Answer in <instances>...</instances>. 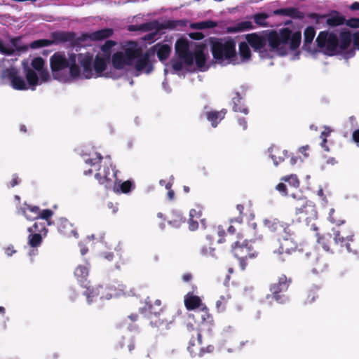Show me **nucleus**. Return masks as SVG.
I'll return each mask as SVG.
<instances>
[{"instance_id": "obj_56", "label": "nucleus", "mask_w": 359, "mask_h": 359, "mask_svg": "<svg viewBox=\"0 0 359 359\" xmlns=\"http://www.w3.org/2000/svg\"><path fill=\"white\" fill-rule=\"evenodd\" d=\"M229 298L230 297L229 294L222 295L219 297V299L216 302V308L218 311H223L224 310L226 303Z\"/></svg>"}, {"instance_id": "obj_28", "label": "nucleus", "mask_w": 359, "mask_h": 359, "mask_svg": "<svg viewBox=\"0 0 359 359\" xmlns=\"http://www.w3.org/2000/svg\"><path fill=\"white\" fill-rule=\"evenodd\" d=\"M201 333L197 334V338L191 340L189 343L188 350L190 353L194 355H202L203 353V348L201 346Z\"/></svg>"}, {"instance_id": "obj_38", "label": "nucleus", "mask_w": 359, "mask_h": 359, "mask_svg": "<svg viewBox=\"0 0 359 359\" xmlns=\"http://www.w3.org/2000/svg\"><path fill=\"white\" fill-rule=\"evenodd\" d=\"M241 100H242V97L241 96L240 93L238 92H236L234 93V96L232 97V104H233L232 109L235 112H241L245 114H248V108L243 105L240 106Z\"/></svg>"}, {"instance_id": "obj_1", "label": "nucleus", "mask_w": 359, "mask_h": 359, "mask_svg": "<svg viewBox=\"0 0 359 359\" xmlns=\"http://www.w3.org/2000/svg\"><path fill=\"white\" fill-rule=\"evenodd\" d=\"M208 41L215 60L231 62L236 57V42L233 39L210 37Z\"/></svg>"}, {"instance_id": "obj_10", "label": "nucleus", "mask_w": 359, "mask_h": 359, "mask_svg": "<svg viewBox=\"0 0 359 359\" xmlns=\"http://www.w3.org/2000/svg\"><path fill=\"white\" fill-rule=\"evenodd\" d=\"M235 232L236 229L233 226H211L210 234L208 236V238L221 243L225 240V237L233 236Z\"/></svg>"}, {"instance_id": "obj_19", "label": "nucleus", "mask_w": 359, "mask_h": 359, "mask_svg": "<svg viewBox=\"0 0 359 359\" xmlns=\"http://www.w3.org/2000/svg\"><path fill=\"white\" fill-rule=\"evenodd\" d=\"M150 55L148 52L143 53L141 49V53L135 60V69L137 72H144L146 74H150L153 71V65L149 61Z\"/></svg>"}, {"instance_id": "obj_60", "label": "nucleus", "mask_w": 359, "mask_h": 359, "mask_svg": "<svg viewBox=\"0 0 359 359\" xmlns=\"http://www.w3.org/2000/svg\"><path fill=\"white\" fill-rule=\"evenodd\" d=\"M102 156L100 154H96L95 158H90L86 160V163L91 166H95L100 164L102 161Z\"/></svg>"}, {"instance_id": "obj_59", "label": "nucleus", "mask_w": 359, "mask_h": 359, "mask_svg": "<svg viewBox=\"0 0 359 359\" xmlns=\"http://www.w3.org/2000/svg\"><path fill=\"white\" fill-rule=\"evenodd\" d=\"M133 187L134 184L133 182L130 180L125 181L119 185L120 191L123 194L129 193Z\"/></svg>"}, {"instance_id": "obj_9", "label": "nucleus", "mask_w": 359, "mask_h": 359, "mask_svg": "<svg viewBox=\"0 0 359 359\" xmlns=\"http://www.w3.org/2000/svg\"><path fill=\"white\" fill-rule=\"evenodd\" d=\"M236 209L239 212V216L231 219V222H236L238 224H256L252 222L255 219L254 210L252 208V204L249 202L245 205L243 204H238Z\"/></svg>"}, {"instance_id": "obj_13", "label": "nucleus", "mask_w": 359, "mask_h": 359, "mask_svg": "<svg viewBox=\"0 0 359 359\" xmlns=\"http://www.w3.org/2000/svg\"><path fill=\"white\" fill-rule=\"evenodd\" d=\"M189 44L187 39L180 38L175 43V51L184 62L190 66L193 65V53L189 50Z\"/></svg>"}, {"instance_id": "obj_4", "label": "nucleus", "mask_w": 359, "mask_h": 359, "mask_svg": "<svg viewBox=\"0 0 359 359\" xmlns=\"http://www.w3.org/2000/svg\"><path fill=\"white\" fill-rule=\"evenodd\" d=\"M236 237L238 238V240L232 245V251L235 257L240 259L241 269L242 270H244L245 268L244 259H247L248 257L252 258L256 257L257 252L252 246L251 240H248L247 238L243 239L244 237H246V236H244L240 232H238Z\"/></svg>"}, {"instance_id": "obj_39", "label": "nucleus", "mask_w": 359, "mask_h": 359, "mask_svg": "<svg viewBox=\"0 0 359 359\" xmlns=\"http://www.w3.org/2000/svg\"><path fill=\"white\" fill-rule=\"evenodd\" d=\"M76 55L72 53L69 55V75L72 78H77L81 73V69L79 65L76 64Z\"/></svg>"}, {"instance_id": "obj_27", "label": "nucleus", "mask_w": 359, "mask_h": 359, "mask_svg": "<svg viewBox=\"0 0 359 359\" xmlns=\"http://www.w3.org/2000/svg\"><path fill=\"white\" fill-rule=\"evenodd\" d=\"M276 14L289 16L293 19L302 20L305 17L304 13L300 11L297 8L290 7L276 10Z\"/></svg>"}, {"instance_id": "obj_34", "label": "nucleus", "mask_w": 359, "mask_h": 359, "mask_svg": "<svg viewBox=\"0 0 359 359\" xmlns=\"http://www.w3.org/2000/svg\"><path fill=\"white\" fill-rule=\"evenodd\" d=\"M39 207L36 205H25L22 209L23 215L29 221L39 219Z\"/></svg>"}, {"instance_id": "obj_50", "label": "nucleus", "mask_w": 359, "mask_h": 359, "mask_svg": "<svg viewBox=\"0 0 359 359\" xmlns=\"http://www.w3.org/2000/svg\"><path fill=\"white\" fill-rule=\"evenodd\" d=\"M0 53L6 55H13L15 53V49L11 46L10 43L0 39Z\"/></svg>"}, {"instance_id": "obj_64", "label": "nucleus", "mask_w": 359, "mask_h": 359, "mask_svg": "<svg viewBox=\"0 0 359 359\" xmlns=\"http://www.w3.org/2000/svg\"><path fill=\"white\" fill-rule=\"evenodd\" d=\"M189 36L194 40H201L204 38V34L200 32H191L189 34Z\"/></svg>"}, {"instance_id": "obj_46", "label": "nucleus", "mask_w": 359, "mask_h": 359, "mask_svg": "<svg viewBox=\"0 0 359 359\" xmlns=\"http://www.w3.org/2000/svg\"><path fill=\"white\" fill-rule=\"evenodd\" d=\"M116 45V42L113 40H107L105 43L101 46L100 49L104 53V56L107 59H110L111 48Z\"/></svg>"}, {"instance_id": "obj_42", "label": "nucleus", "mask_w": 359, "mask_h": 359, "mask_svg": "<svg viewBox=\"0 0 359 359\" xmlns=\"http://www.w3.org/2000/svg\"><path fill=\"white\" fill-rule=\"evenodd\" d=\"M217 26V22L212 20H205L198 22H194L190 25V27L194 29H204L214 28Z\"/></svg>"}, {"instance_id": "obj_41", "label": "nucleus", "mask_w": 359, "mask_h": 359, "mask_svg": "<svg viewBox=\"0 0 359 359\" xmlns=\"http://www.w3.org/2000/svg\"><path fill=\"white\" fill-rule=\"evenodd\" d=\"M249 46L248 43L244 41L241 42L238 45L239 55L244 61L250 60L252 56Z\"/></svg>"}, {"instance_id": "obj_18", "label": "nucleus", "mask_w": 359, "mask_h": 359, "mask_svg": "<svg viewBox=\"0 0 359 359\" xmlns=\"http://www.w3.org/2000/svg\"><path fill=\"white\" fill-rule=\"evenodd\" d=\"M28 232L29 244L31 247L36 248L41 244L42 236L46 235L47 230L43 226H30Z\"/></svg>"}, {"instance_id": "obj_58", "label": "nucleus", "mask_w": 359, "mask_h": 359, "mask_svg": "<svg viewBox=\"0 0 359 359\" xmlns=\"http://www.w3.org/2000/svg\"><path fill=\"white\" fill-rule=\"evenodd\" d=\"M53 215V212L50 209H45L41 210L39 209V219H42L48 221ZM48 224H52L51 222H48Z\"/></svg>"}, {"instance_id": "obj_37", "label": "nucleus", "mask_w": 359, "mask_h": 359, "mask_svg": "<svg viewBox=\"0 0 359 359\" xmlns=\"http://www.w3.org/2000/svg\"><path fill=\"white\" fill-rule=\"evenodd\" d=\"M253 28H254V27L252 25V23L250 21H243V22H238L235 26L228 27L227 32L236 33V32H243V31H245V30H250Z\"/></svg>"}, {"instance_id": "obj_30", "label": "nucleus", "mask_w": 359, "mask_h": 359, "mask_svg": "<svg viewBox=\"0 0 359 359\" xmlns=\"http://www.w3.org/2000/svg\"><path fill=\"white\" fill-rule=\"evenodd\" d=\"M184 304L188 310L195 309L196 308H202L204 306L201 303V299L199 297L194 295L192 293L189 292L184 297Z\"/></svg>"}, {"instance_id": "obj_17", "label": "nucleus", "mask_w": 359, "mask_h": 359, "mask_svg": "<svg viewBox=\"0 0 359 359\" xmlns=\"http://www.w3.org/2000/svg\"><path fill=\"white\" fill-rule=\"evenodd\" d=\"M334 240L336 244L339 245L340 247L345 246L347 251L353 255H357V250L351 249L350 242L353 241V235H346L343 230L333 229Z\"/></svg>"}, {"instance_id": "obj_6", "label": "nucleus", "mask_w": 359, "mask_h": 359, "mask_svg": "<svg viewBox=\"0 0 359 359\" xmlns=\"http://www.w3.org/2000/svg\"><path fill=\"white\" fill-rule=\"evenodd\" d=\"M316 43L318 48L324 49V53L328 56L340 54L339 38L334 32H320L316 39Z\"/></svg>"}, {"instance_id": "obj_20", "label": "nucleus", "mask_w": 359, "mask_h": 359, "mask_svg": "<svg viewBox=\"0 0 359 359\" xmlns=\"http://www.w3.org/2000/svg\"><path fill=\"white\" fill-rule=\"evenodd\" d=\"M289 285V280H287L285 275H281L278 280V283H273L271 286V292L273 293V298L278 302L283 303L285 302L284 297L278 295V293L287 290Z\"/></svg>"}, {"instance_id": "obj_23", "label": "nucleus", "mask_w": 359, "mask_h": 359, "mask_svg": "<svg viewBox=\"0 0 359 359\" xmlns=\"http://www.w3.org/2000/svg\"><path fill=\"white\" fill-rule=\"evenodd\" d=\"M206 46L204 43H196L194 53H193V60L194 59L196 67L200 69L205 67L207 55L205 53Z\"/></svg>"}, {"instance_id": "obj_43", "label": "nucleus", "mask_w": 359, "mask_h": 359, "mask_svg": "<svg viewBox=\"0 0 359 359\" xmlns=\"http://www.w3.org/2000/svg\"><path fill=\"white\" fill-rule=\"evenodd\" d=\"M304 40L303 47L306 49L307 46H310L316 35V30L313 27H308L305 29Z\"/></svg>"}, {"instance_id": "obj_8", "label": "nucleus", "mask_w": 359, "mask_h": 359, "mask_svg": "<svg viewBox=\"0 0 359 359\" xmlns=\"http://www.w3.org/2000/svg\"><path fill=\"white\" fill-rule=\"evenodd\" d=\"M307 17L310 19L314 20L316 25H320L324 22L325 20L326 24L330 27H337L344 25L345 22V18L340 15L339 12L334 11V15H319L316 13H310L307 14Z\"/></svg>"}, {"instance_id": "obj_33", "label": "nucleus", "mask_w": 359, "mask_h": 359, "mask_svg": "<svg viewBox=\"0 0 359 359\" xmlns=\"http://www.w3.org/2000/svg\"><path fill=\"white\" fill-rule=\"evenodd\" d=\"M191 224H205L206 219L203 217V212L200 207L191 209L189 212Z\"/></svg>"}, {"instance_id": "obj_3", "label": "nucleus", "mask_w": 359, "mask_h": 359, "mask_svg": "<svg viewBox=\"0 0 359 359\" xmlns=\"http://www.w3.org/2000/svg\"><path fill=\"white\" fill-rule=\"evenodd\" d=\"M141 53V48L135 42L130 41L123 51H117L111 57V64L116 69H123L126 66H132L135 60Z\"/></svg>"}, {"instance_id": "obj_2", "label": "nucleus", "mask_w": 359, "mask_h": 359, "mask_svg": "<svg viewBox=\"0 0 359 359\" xmlns=\"http://www.w3.org/2000/svg\"><path fill=\"white\" fill-rule=\"evenodd\" d=\"M110 292H107V289L102 287H88L84 292L87 300L89 303L94 300V298L100 296L101 299H109L113 297L120 296H133L135 294V290L130 287H128L124 284H118V287L111 286L109 289Z\"/></svg>"}, {"instance_id": "obj_36", "label": "nucleus", "mask_w": 359, "mask_h": 359, "mask_svg": "<svg viewBox=\"0 0 359 359\" xmlns=\"http://www.w3.org/2000/svg\"><path fill=\"white\" fill-rule=\"evenodd\" d=\"M161 302L159 299H156L154 301V304H151V300L148 298L145 301V306L142 309L144 310V312H147L149 313L157 314L161 311Z\"/></svg>"}, {"instance_id": "obj_44", "label": "nucleus", "mask_w": 359, "mask_h": 359, "mask_svg": "<svg viewBox=\"0 0 359 359\" xmlns=\"http://www.w3.org/2000/svg\"><path fill=\"white\" fill-rule=\"evenodd\" d=\"M170 52V47L167 44H163L158 47L156 55L159 60L163 61L169 57Z\"/></svg>"}, {"instance_id": "obj_12", "label": "nucleus", "mask_w": 359, "mask_h": 359, "mask_svg": "<svg viewBox=\"0 0 359 359\" xmlns=\"http://www.w3.org/2000/svg\"><path fill=\"white\" fill-rule=\"evenodd\" d=\"M283 233L279 239L280 248L278 252L274 251V253L277 252L280 255L284 254L289 255L297 249V245L294 239L292 238H288L290 232L288 226L283 227Z\"/></svg>"}, {"instance_id": "obj_7", "label": "nucleus", "mask_w": 359, "mask_h": 359, "mask_svg": "<svg viewBox=\"0 0 359 359\" xmlns=\"http://www.w3.org/2000/svg\"><path fill=\"white\" fill-rule=\"evenodd\" d=\"M1 76L11 81L12 87L18 90L28 89L23 77L19 75L18 70L15 67L6 68L1 71Z\"/></svg>"}, {"instance_id": "obj_31", "label": "nucleus", "mask_w": 359, "mask_h": 359, "mask_svg": "<svg viewBox=\"0 0 359 359\" xmlns=\"http://www.w3.org/2000/svg\"><path fill=\"white\" fill-rule=\"evenodd\" d=\"M24 72H25L26 80H27L29 86L31 87V89L32 90H34L36 86L39 83L38 74L34 69H32L28 67H26L24 68Z\"/></svg>"}, {"instance_id": "obj_40", "label": "nucleus", "mask_w": 359, "mask_h": 359, "mask_svg": "<svg viewBox=\"0 0 359 359\" xmlns=\"http://www.w3.org/2000/svg\"><path fill=\"white\" fill-rule=\"evenodd\" d=\"M196 318H201L202 320V325L207 327V329L210 330V325L212 322V318L209 313H208L207 309L205 306H203L201 310L196 313Z\"/></svg>"}, {"instance_id": "obj_29", "label": "nucleus", "mask_w": 359, "mask_h": 359, "mask_svg": "<svg viewBox=\"0 0 359 359\" xmlns=\"http://www.w3.org/2000/svg\"><path fill=\"white\" fill-rule=\"evenodd\" d=\"M226 109H222L220 111H210L205 114L207 119L211 122L212 127L215 128L217 126L219 122L222 120L226 114Z\"/></svg>"}, {"instance_id": "obj_47", "label": "nucleus", "mask_w": 359, "mask_h": 359, "mask_svg": "<svg viewBox=\"0 0 359 359\" xmlns=\"http://www.w3.org/2000/svg\"><path fill=\"white\" fill-rule=\"evenodd\" d=\"M79 281L82 282L88 275V269L86 266H79L74 272Z\"/></svg>"}, {"instance_id": "obj_62", "label": "nucleus", "mask_w": 359, "mask_h": 359, "mask_svg": "<svg viewBox=\"0 0 359 359\" xmlns=\"http://www.w3.org/2000/svg\"><path fill=\"white\" fill-rule=\"evenodd\" d=\"M171 65H172V69L176 72H179L182 69L183 65H182V59H180H180H172L171 60Z\"/></svg>"}, {"instance_id": "obj_5", "label": "nucleus", "mask_w": 359, "mask_h": 359, "mask_svg": "<svg viewBox=\"0 0 359 359\" xmlns=\"http://www.w3.org/2000/svg\"><path fill=\"white\" fill-rule=\"evenodd\" d=\"M186 26V22L182 20H166L163 22H159L158 20H152L140 25H132L128 27V30L131 32L141 31H161L163 29H173L177 27Z\"/></svg>"}, {"instance_id": "obj_26", "label": "nucleus", "mask_w": 359, "mask_h": 359, "mask_svg": "<svg viewBox=\"0 0 359 359\" xmlns=\"http://www.w3.org/2000/svg\"><path fill=\"white\" fill-rule=\"evenodd\" d=\"M111 176L108 175H102V172L101 169L98 170V172L95 175V178L98 181V182L103 185L106 189H111L113 186L114 178L116 177V174L114 171V168L111 169Z\"/></svg>"}, {"instance_id": "obj_45", "label": "nucleus", "mask_w": 359, "mask_h": 359, "mask_svg": "<svg viewBox=\"0 0 359 359\" xmlns=\"http://www.w3.org/2000/svg\"><path fill=\"white\" fill-rule=\"evenodd\" d=\"M302 40V34L300 32H296L291 35L290 39V48L292 50H295L299 48Z\"/></svg>"}, {"instance_id": "obj_15", "label": "nucleus", "mask_w": 359, "mask_h": 359, "mask_svg": "<svg viewBox=\"0 0 359 359\" xmlns=\"http://www.w3.org/2000/svg\"><path fill=\"white\" fill-rule=\"evenodd\" d=\"M245 38L254 51H257L261 55L264 53V49L266 46L265 34L263 32L262 34L256 32L248 34Z\"/></svg>"}, {"instance_id": "obj_16", "label": "nucleus", "mask_w": 359, "mask_h": 359, "mask_svg": "<svg viewBox=\"0 0 359 359\" xmlns=\"http://www.w3.org/2000/svg\"><path fill=\"white\" fill-rule=\"evenodd\" d=\"M317 219V212L314 208H301L297 211L295 215V219L293 222L299 224H310L313 223Z\"/></svg>"}, {"instance_id": "obj_54", "label": "nucleus", "mask_w": 359, "mask_h": 359, "mask_svg": "<svg viewBox=\"0 0 359 359\" xmlns=\"http://www.w3.org/2000/svg\"><path fill=\"white\" fill-rule=\"evenodd\" d=\"M59 231L67 237H70L72 234L77 237V232L73 226H60Z\"/></svg>"}, {"instance_id": "obj_61", "label": "nucleus", "mask_w": 359, "mask_h": 359, "mask_svg": "<svg viewBox=\"0 0 359 359\" xmlns=\"http://www.w3.org/2000/svg\"><path fill=\"white\" fill-rule=\"evenodd\" d=\"M344 24L351 28H359V18H351L347 20L345 19Z\"/></svg>"}, {"instance_id": "obj_11", "label": "nucleus", "mask_w": 359, "mask_h": 359, "mask_svg": "<svg viewBox=\"0 0 359 359\" xmlns=\"http://www.w3.org/2000/svg\"><path fill=\"white\" fill-rule=\"evenodd\" d=\"M114 34L112 28H104L90 33H83L77 38L78 43L86 41H101L110 38Z\"/></svg>"}, {"instance_id": "obj_53", "label": "nucleus", "mask_w": 359, "mask_h": 359, "mask_svg": "<svg viewBox=\"0 0 359 359\" xmlns=\"http://www.w3.org/2000/svg\"><path fill=\"white\" fill-rule=\"evenodd\" d=\"M20 40V37L11 38L10 40L11 46H12L15 49V51H18V52L27 51L28 49V47L27 46H20L18 44Z\"/></svg>"}, {"instance_id": "obj_63", "label": "nucleus", "mask_w": 359, "mask_h": 359, "mask_svg": "<svg viewBox=\"0 0 359 359\" xmlns=\"http://www.w3.org/2000/svg\"><path fill=\"white\" fill-rule=\"evenodd\" d=\"M38 72L42 81L46 82L49 81L50 74L46 69H43V70H41Z\"/></svg>"}, {"instance_id": "obj_51", "label": "nucleus", "mask_w": 359, "mask_h": 359, "mask_svg": "<svg viewBox=\"0 0 359 359\" xmlns=\"http://www.w3.org/2000/svg\"><path fill=\"white\" fill-rule=\"evenodd\" d=\"M45 62L41 57H34L31 62L32 69L34 71L39 72L44 69Z\"/></svg>"}, {"instance_id": "obj_24", "label": "nucleus", "mask_w": 359, "mask_h": 359, "mask_svg": "<svg viewBox=\"0 0 359 359\" xmlns=\"http://www.w3.org/2000/svg\"><path fill=\"white\" fill-rule=\"evenodd\" d=\"M265 34V40L269 43L270 50L273 51L278 49L281 44L278 33L275 30H266L263 32Z\"/></svg>"}, {"instance_id": "obj_57", "label": "nucleus", "mask_w": 359, "mask_h": 359, "mask_svg": "<svg viewBox=\"0 0 359 359\" xmlns=\"http://www.w3.org/2000/svg\"><path fill=\"white\" fill-rule=\"evenodd\" d=\"M331 238V235L330 233H327L326 235H323L322 236H318V244H320L323 247V248L326 250L329 251V245L327 244V241Z\"/></svg>"}, {"instance_id": "obj_22", "label": "nucleus", "mask_w": 359, "mask_h": 359, "mask_svg": "<svg viewBox=\"0 0 359 359\" xmlns=\"http://www.w3.org/2000/svg\"><path fill=\"white\" fill-rule=\"evenodd\" d=\"M78 62L83 67V76L86 79H90L93 76V55L90 53L87 54H78Z\"/></svg>"}, {"instance_id": "obj_25", "label": "nucleus", "mask_w": 359, "mask_h": 359, "mask_svg": "<svg viewBox=\"0 0 359 359\" xmlns=\"http://www.w3.org/2000/svg\"><path fill=\"white\" fill-rule=\"evenodd\" d=\"M269 152L275 165H278L288 157L287 151L278 147L273 146L270 147Z\"/></svg>"}, {"instance_id": "obj_32", "label": "nucleus", "mask_w": 359, "mask_h": 359, "mask_svg": "<svg viewBox=\"0 0 359 359\" xmlns=\"http://www.w3.org/2000/svg\"><path fill=\"white\" fill-rule=\"evenodd\" d=\"M352 41V36L350 32H341L339 39V49L340 53L348 49Z\"/></svg>"}, {"instance_id": "obj_21", "label": "nucleus", "mask_w": 359, "mask_h": 359, "mask_svg": "<svg viewBox=\"0 0 359 359\" xmlns=\"http://www.w3.org/2000/svg\"><path fill=\"white\" fill-rule=\"evenodd\" d=\"M76 34L72 32H53L50 33L51 39L50 41L51 42V45L68 41L72 42L74 41L78 43L76 41L77 38H76Z\"/></svg>"}, {"instance_id": "obj_14", "label": "nucleus", "mask_w": 359, "mask_h": 359, "mask_svg": "<svg viewBox=\"0 0 359 359\" xmlns=\"http://www.w3.org/2000/svg\"><path fill=\"white\" fill-rule=\"evenodd\" d=\"M50 65L53 77L57 79V73L69 67V58L67 59L64 53H55L50 58Z\"/></svg>"}, {"instance_id": "obj_55", "label": "nucleus", "mask_w": 359, "mask_h": 359, "mask_svg": "<svg viewBox=\"0 0 359 359\" xmlns=\"http://www.w3.org/2000/svg\"><path fill=\"white\" fill-rule=\"evenodd\" d=\"M282 180L288 182L290 185L294 188L299 187V180L296 175H290L288 176L283 177Z\"/></svg>"}, {"instance_id": "obj_49", "label": "nucleus", "mask_w": 359, "mask_h": 359, "mask_svg": "<svg viewBox=\"0 0 359 359\" xmlns=\"http://www.w3.org/2000/svg\"><path fill=\"white\" fill-rule=\"evenodd\" d=\"M269 18V15L264 13H257L253 15V20L255 22L262 27H267L268 23L266 20Z\"/></svg>"}, {"instance_id": "obj_35", "label": "nucleus", "mask_w": 359, "mask_h": 359, "mask_svg": "<svg viewBox=\"0 0 359 359\" xmlns=\"http://www.w3.org/2000/svg\"><path fill=\"white\" fill-rule=\"evenodd\" d=\"M109 59L107 57H101L97 55L93 60V69L97 74H101L107 68V64Z\"/></svg>"}, {"instance_id": "obj_52", "label": "nucleus", "mask_w": 359, "mask_h": 359, "mask_svg": "<svg viewBox=\"0 0 359 359\" xmlns=\"http://www.w3.org/2000/svg\"><path fill=\"white\" fill-rule=\"evenodd\" d=\"M51 45L50 39H38L32 41L29 44V48L36 49L42 47L49 46Z\"/></svg>"}, {"instance_id": "obj_48", "label": "nucleus", "mask_w": 359, "mask_h": 359, "mask_svg": "<svg viewBox=\"0 0 359 359\" xmlns=\"http://www.w3.org/2000/svg\"><path fill=\"white\" fill-rule=\"evenodd\" d=\"M280 41L282 44H287L292 35V31L289 28H283L279 32Z\"/></svg>"}]
</instances>
